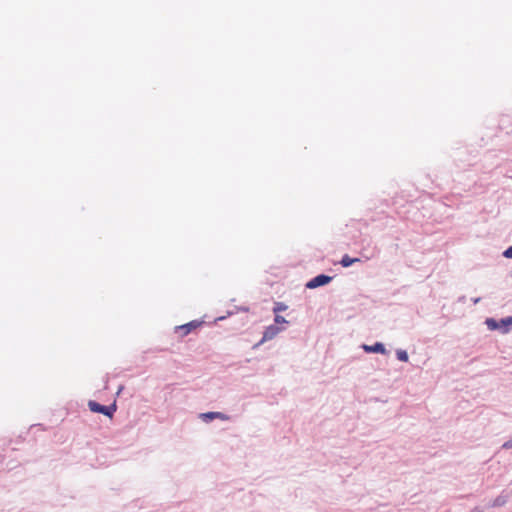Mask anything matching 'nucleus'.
<instances>
[{
  "label": "nucleus",
  "instance_id": "f257e3e1",
  "mask_svg": "<svg viewBox=\"0 0 512 512\" xmlns=\"http://www.w3.org/2000/svg\"><path fill=\"white\" fill-rule=\"evenodd\" d=\"M202 325V321L193 320L186 324L176 326L174 332L178 334L180 338L187 336L192 331L196 330Z\"/></svg>",
  "mask_w": 512,
  "mask_h": 512
},
{
  "label": "nucleus",
  "instance_id": "f03ea898",
  "mask_svg": "<svg viewBox=\"0 0 512 512\" xmlns=\"http://www.w3.org/2000/svg\"><path fill=\"white\" fill-rule=\"evenodd\" d=\"M88 406L92 412L102 413L109 417H112L113 412L115 411L114 405L113 406H103L95 401H89Z\"/></svg>",
  "mask_w": 512,
  "mask_h": 512
},
{
  "label": "nucleus",
  "instance_id": "7ed1b4c3",
  "mask_svg": "<svg viewBox=\"0 0 512 512\" xmlns=\"http://www.w3.org/2000/svg\"><path fill=\"white\" fill-rule=\"evenodd\" d=\"M331 279L332 278L330 276L321 274V275H318V276L314 277L313 279H311L306 284V287L309 288V289H314V288H317L319 286H323V285L328 284L331 281Z\"/></svg>",
  "mask_w": 512,
  "mask_h": 512
},
{
  "label": "nucleus",
  "instance_id": "20e7f679",
  "mask_svg": "<svg viewBox=\"0 0 512 512\" xmlns=\"http://www.w3.org/2000/svg\"><path fill=\"white\" fill-rule=\"evenodd\" d=\"M281 331V329L275 325H270L268 326L264 333H263V337L260 341V343H263L265 341H269V340H272L274 337H276V335Z\"/></svg>",
  "mask_w": 512,
  "mask_h": 512
},
{
  "label": "nucleus",
  "instance_id": "39448f33",
  "mask_svg": "<svg viewBox=\"0 0 512 512\" xmlns=\"http://www.w3.org/2000/svg\"><path fill=\"white\" fill-rule=\"evenodd\" d=\"M201 418L204 420V421H210V420H213L215 418H218V419H221V420H228V416H226L225 414L221 413V412H207V413H203L201 414Z\"/></svg>",
  "mask_w": 512,
  "mask_h": 512
},
{
  "label": "nucleus",
  "instance_id": "423d86ee",
  "mask_svg": "<svg viewBox=\"0 0 512 512\" xmlns=\"http://www.w3.org/2000/svg\"><path fill=\"white\" fill-rule=\"evenodd\" d=\"M363 349L366 352H372V353L384 354L386 352V349L382 343H375L374 345H364Z\"/></svg>",
  "mask_w": 512,
  "mask_h": 512
},
{
  "label": "nucleus",
  "instance_id": "0eeeda50",
  "mask_svg": "<svg viewBox=\"0 0 512 512\" xmlns=\"http://www.w3.org/2000/svg\"><path fill=\"white\" fill-rule=\"evenodd\" d=\"M360 259L359 258H351L350 256L348 255H344L342 260H341V265L343 267H349L351 266L353 263H356V262H359Z\"/></svg>",
  "mask_w": 512,
  "mask_h": 512
},
{
  "label": "nucleus",
  "instance_id": "6e6552de",
  "mask_svg": "<svg viewBox=\"0 0 512 512\" xmlns=\"http://www.w3.org/2000/svg\"><path fill=\"white\" fill-rule=\"evenodd\" d=\"M397 358L400 361L407 362L408 361V354L404 350H399V351H397Z\"/></svg>",
  "mask_w": 512,
  "mask_h": 512
},
{
  "label": "nucleus",
  "instance_id": "1a4fd4ad",
  "mask_svg": "<svg viewBox=\"0 0 512 512\" xmlns=\"http://www.w3.org/2000/svg\"><path fill=\"white\" fill-rule=\"evenodd\" d=\"M286 308H287L286 305H284L283 303L278 302V303L275 304V306L273 308V311L275 313H278V312L286 310Z\"/></svg>",
  "mask_w": 512,
  "mask_h": 512
},
{
  "label": "nucleus",
  "instance_id": "9d476101",
  "mask_svg": "<svg viewBox=\"0 0 512 512\" xmlns=\"http://www.w3.org/2000/svg\"><path fill=\"white\" fill-rule=\"evenodd\" d=\"M274 320H275L276 324L286 323V319L283 316H280V315H276Z\"/></svg>",
  "mask_w": 512,
  "mask_h": 512
},
{
  "label": "nucleus",
  "instance_id": "9b49d317",
  "mask_svg": "<svg viewBox=\"0 0 512 512\" xmlns=\"http://www.w3.org/2000/svg\"><path fill=\"white\" fill-rule=\"evenodd\" d=\"M503 256L505 258H509L511 259L512 258V246L509 247L508 249H506L504 252H503Z\"/></svg>",
  "mask_w": 512,
  "mask_h": 512
},
{
  "label": "nucleus",
  "instance_id": "f8f14e48",
  "mask_svg": "<svg viewBox=\"0 0 512 512\" xmlns=\"http://www.w3.org/2000/svg\"><path fill=\"white\" fill-rule=\"evenodd\" d=\"M503 448H505V449H512V439H510L509 441L505 442L503 444Z\"/></svg>",
  "mask_w": 512,
  "mask_h": 512
}]
</instances>
